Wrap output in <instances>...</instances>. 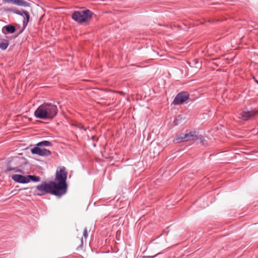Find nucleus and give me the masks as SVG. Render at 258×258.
<instances>
[{
  "label": "nucleus",
  "instance_id": "f3484780",
  "mask_svg": "<svg viewBox=\"0 0 258 258\" xmlns=\"http://www.w3.org/2000/svg\"><path fill=\"white\" fill-rule=\"evenodd\" d=\"M28 178L29 180V181L30 180H32L34 182H38L40 180V178L39 176H35V175H28Z\"/></svg>",
  "mask_w": 258,
  "mask_h": 258
},
{
  "label": "nucleus",
  "instance_id": "9d476101",
  "mask_svg": "<svg viewBox=\"0 0 258 258\" xmlns=\"http://www.w3.org/2000/svg\"><path fill=\"white\" fill-rule=\"evenodd\" d=\"M4 2L12 4L18 6L29 7H30V3L24 0H3Z\"/></svg>",
  "mask_w": 258,
  "mask_h": 258
},
{
  "label": "nucleus",
  "instance_id": "dca6fc26",
  "mask_svg": "<svg viewBox=\"0 0 258 258\" xmlns=\"http://www.w3.org/2000/svg\"><path fill=\"white\" fill-rule=\"evenodd\" d=\"M52 143L48 141H43L38 143L36 146L43 148V147L51 146Z\"/></svg>",
  "mask_w": 258,
  "mask_h": 258
},
{
  "label": "nucleus",
  "instance_id": "0eeeda50",
  "mask_svg": "<svg viewBox=\"0 0 258 258\" xmlns=\"http://www.w3.org/2000/svg\"><path fill=\"white\" fill-rule=\"evenodd\" d=\"M36 188L40 192V194H37V195L42 196L45 194H51V181L47 183L46 182H43L39 185L36 186Z\"/></svg>",
  "mask_w": 258,
  "mask_h": 258
},
{
  "label": "nucleus",
  "instance_id": "412c9836",
  "mask_svg": "<svg viewBox=\"0 0 258 258\" xmlns=\"http://www.w3.org/2000/svg\"><path fill=\"white\" fill-rule=\"evenodd\" d=\"M78 127L80 128H82V129H84L85 131H86L87 128L86 127H85L83 125H82L81 124H79L78 125Z\"/></svg>",
  "mask_w": 258,
  "mask_h": 258
},
{
  "label": "nucleus",
  "instance_id": "6ab92c4d",
  "mask_svg": "<svg viewBox=\"0 0 258 258\" xmlns=\"http://www.w3.org/2000/svg\"><path fill=\"white\" fill-rule=\"evenodd\" d=\"M200 140V143H202L203 145H207V143H206V141L205 138L203 136L199 135V134H198V138H197V140Z\"/></svg>",
  "mask_w": 258,
  "mask_h": 258
},
{
  "label": "nucleus",
  "instance_id": "4468645a",
  "mask_svg": "<svg viewBox=\"0 0 258 258\" xmlns=\"http://www.w3.org/2000/svg\"><path fill=\"white\" fill-rule=\"evenodd\" d=\"M9 45V41L5 39H0V49L5 50Z\"/></svg>",
  "mask_w": 258,
  "mask_h": 258
},
{
  "label": "nucleus",
  "instance_id": "7ed1b4c3",
  "mask_svg": "<svg viewBox=\"0 0 258 258\" xmlns=\"http://www.w3.org/2000/svg\"><path fill=\"white\" fill-rule=\"evenodd\" d=\"M51 194L60 197L64 195L67 191L68 185L67 183L61 182L51 181Z\"/></svg>",
  "mask_w": 258,
  "mask_h": 258
},
{
  "label": "nucleus",
  "instance_id": "f8f14e48",
  "mask_svg": "<svg viewBox=\"0 0 258 258\" xmlns=\"http://www.w3.org/2000/svg\"><path fill=\"white\" fill-rule=\"evenodd\" d=\"M12 178L15 181L21 183H26L29 182L28 176H25L19 174H14Z\"/></svg>",
  "mask_w": 258,
  "mask_h": 258
},
{
  "label": "nucleus",
  "instance_id": "2eb2a0df",
  "mask_svg": "<svg viewBox=\"0 0 258 258\" xmlns=\"http://www.w3.org/2000/svg\"><path fill=\"white\" fill-rule=\"evenodd\" d=\"M4 28L6 29L8 33L12 34L16 31V28L15 26L11 24L6 25L4 27L3 29Z\"/></svg>",
  "mask_w": 258,
  "mask_h": 258
},
{
  "label": "nucleus",
  "instance_id": "6e6552de",
  "mask_svg": "<svg viewBox=\"0 0 258 258\" xmlns=\"http://www.w3.org/2000/svg\"><path fill=\"white\" fill-rule=\"evenodd\" d=\"M188 98L189 94L187 92H181L176 96L173 103L175 105L181 104L186 101Z\"/></svg>",
  "mask_w": 258,
  "mask_h": 258
},
{
  "label": "nucleus",
  "instance_id": "a211bd4d",
  "mask_svg": "<svg viewBox=\"0 0 258 258\" xmlns=\"http://www.w3.org/2000/svg\"><path fill=\"white\" fill-rule=\"evenodd\" d=\"M23 11H20L17 9H12L9 10L10 12H13L14 14H16L17 15H20V16H23L24 13H23Z\"/></svg>",
  "mask_w": 258,
  "mask_h": 258
},
{
  "label": "nucleus",
  "instance_id": "39448f33",
  "mask_svg": "<svg viewBox=\"0 0 258 258\" xmlns=\"http://www.w3.org/2000/svg\"><path fill=\"white\" fill-rule=\"evenodd\" d=\"M198 133L197 132H191L187 134H181L174 139V142L180 143L185 141H194L197 140Z\"/></svg>",
  "mask_w": 258,
  "mask_h": 258
},
{
  "label": "nucleus",
  "instance_id": "20e7f679",
  "mask_svg": "<svg viewBox=\"0 0 258 258\" xmlns=\"http://www.w3.org/2000/svg\"><path fill=\"white\" fill-rule=\"evenodd\" d=\"M22 159L20 157H13L7 163V171H13L14 172L23 173V171L19 169V167L22 165Z\"/></svg>",
  "mask_w": 258,
  "mask_h": 258
},
{
  "label": "nucleus",
  "instance_id": "ddd939ff",
  "mask_svg": "<svg viewBox=\"0 0 258 258\" xmlns=\"http://www.w3.org/2000/svg\"><path fill=\"white\" fill-rule=\"evenodd\" d=\"M23 13H24L23 16H22L24 17V20L23 21V25L24 26V28H25L30 19V15L29 13L26 11H23Z\"/></svg>",
  "mask_w": 258,
  "mask_h": 258
},
{
  "label": "nucleus",
  "instance_id": "f257e3e1",
  "mask_svg": "<svg viewBox=\"0 0 258 258\" xmlns=\"http://www.w3.org/2000/svg\"><path fill=\"white\" fill-rule=\"evenodd\" d=\"M57 113V108L55 105L45 103L38 107L34 112V115L40 119H52Z\"/></svg>",
  "mask_w": 258,
  "mask_h": 258
},
{
  "label": "nucleus",
  "instance_id": "423d86ee",
  "mask_svg": "<svg viewBox=\"0 0 258 258\" xmlns=\"http://www.w3.org/2000/svg\"><path fill=\"white\" fill-rule=\"evenodd\" d=\"M67 175L68 173L66 168L64 166H61L58 168L56 171L55 181L67 183Z\"/></svg>",
  "mask_w": 258,
  "mask_h": 258
},
{
  "label": "nucleus",
  "instance_id": "f03ea898",
  "mask_svg": "<svg viewBox=\"0 0 258 258\" xmlns=\"http://www.w3.org/2000/svg\"><path fill=\"white\" fill-rule=\"evenodd\" d=\"M94 14L89 10L85 9L75 11L72 14V18L75 21L82 23L89 21Z\"/></svg>",
  "mask_w": 258,
  "mask_h": 258
},
{
  "label": "nucleus",
  "instance_id": "9b49d317",
  "mask_svg": "<svg viewBox=\"0 0 258 258\" xmlns=\"http://www.w3.org/2000/svg\"><path fill=\"white\" fill-rule=\"evenodd\" d=\"M256 111H243L240 114L239 118L242 119L244 120H247L249 119L253 118L254 115L256 114Z\"/></svg>",
  "mask_w": 258,
  "mask_h": 258
},
{
  "label": "nucleus",
  "instance_id": "aec40b11",
  "mask_svg": "<svg viewBox=\"0 0 258 258\" xmlns=\"http://www.w3.org/2000/svg\"><path fill=\"white\" fill-rule=\"evenodd\" d=\"M83 236H84V237L86 238L88 236V233H87V228H85L84 229V231H83Z\"/></svg>",
  "mask_w": 258,
  "mask_h": 258
},
{
  "label": "nucleus",
  "instance_id": "1a4fd4ad",
  "mask_svg": "<svg viewBox=\"0 0 258 258\" xmlns=\"http://www.w3.org/2000/svg\"><path fill=\"white\" fill-rule=\"evenodd\" d=\"M33 154H36L41 156H48L51 155V151L42 147L36 146L31 149Z\"/></svg>",
  "mask_w": 258,
  "mask_h": 258
}]
</instances>
